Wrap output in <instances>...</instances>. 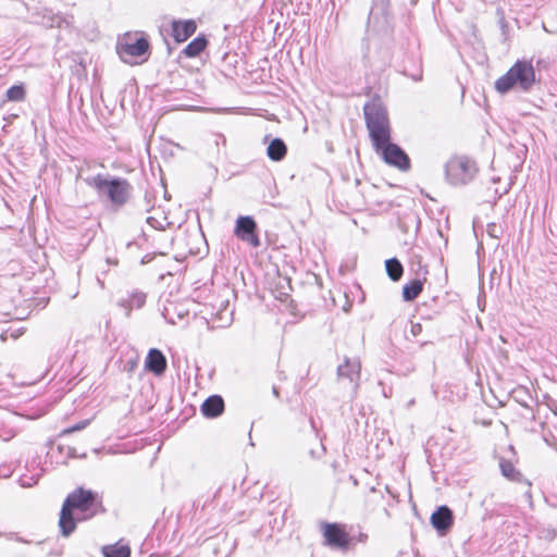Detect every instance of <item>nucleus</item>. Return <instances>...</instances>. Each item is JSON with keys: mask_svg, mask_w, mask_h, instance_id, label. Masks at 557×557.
I'll return each instance as SVG.
<instances>
[{"mask_svg": "<svg viewBox=\"0 0 557 557\" xmlns=\"http://www.w3.org/2000/svg\"><path fill=\"white\" fill-rule=\"evenodd\" d=\"M363 114L375 152L381 156L386 164L399 171H408L411 165L410 159L398 145L391 141V122L386 108L379 96L373 97L371 101L363 106Z\"/></svg>", "mask_w": 557, "mask_h": 557, "instance_id": "obj_1", "label": "nucleus"}, {"mask_svg": "<svg viewBox=\"0 0 557 557\" xmlns=\"http://www.w3.org/2000/svg\"><path fill=\"white\" fill-rule=\"evenodd\" d=\"M106 511L101 497L84 487H77L70 493L60 511L59 527L62 535L69 536L76 529L77 521L94 518Z\"/></svg>", "mask_w": 557, "mask_h": 557, "instance_id": "obj_2", "label": "nucleus"}, {"mask_svg": "<svg viewBox=\"0 0 557 557\" xmlns=\"http://www.w3.org/2000/svg\"><path fill=\"white\" fill-rule=\"evenodd\" d=\"M535 83L536 74L532 61L518 60L495 81L494 87L499 94H506L512 89L527 92L533 88Z\"/></svg>", "mask_w": 557, "mask_h": 557, "instance_id": "obj_3", "label": "nucleus"}, {"mask_svg": "<svg viewBox=\"0 0 557 557\" xmlns=\"http://www.w3.org/2000/svg\"><path fill=\"white\" fill-rule=\"evenodd\" d=\"M150 42L143 32H126L119 36L116 53L124 63L143 64L150 55Z\"/></svg>", "mask_w": 557, "mask_h": 557, "instance_id": "obj_4", "label": "nucleus"}, {"mask_svg": "<svg viewBox=\"0 0 557 557\" xmlns=\"http://www.w3.org/2000/svg\"><path fill=\"white\" fill-rule=\"evenodd\" d=\"M92 186L99 191L104 193L110 201L115 206L126 203L131 196L132 186L125 178L107 180L98 174L92 178Z\"/></svg>", "mask_w": 557, "mask_h": 557, "instance_id": "obj_5", "label": "nucleus"}, {"mask_svg": "<svg viewBox=\"0 0 557 557\" xmlns=\"http://www.w3.org/2000/svg\"><path fill=\"white\" fill-rule=\"evenodd\" d=\"M476 173V163L467 156H455L446 163V177L455 186L469 183Z\"/></svg>", "mask_w": 557, "mask_h": 557, "instance_id": "obj_6", "label": "nucleus"}, {"mask_svg": "<svg viewBox=\"0 0 557 557\" xmlns=\"http://www.w3.org/2000/svg\"><path fill=\"white\" fill-rule=\"evenodd\" d=\"M320 529L325 545L342 550H346L350 547L351 536L349 535L345 524L337 522H322L320 524Z\"/></svg>", "mask_w": 557, "mask_h": 557, "instance_id": "obj_7", "label": "nucleus"}, {"mask_svg": "<svg viewBox=\"0 0 557 557\" xmlns=\"http://www.w3.org/2000/svg\"><path fill=\"white\" fill-rule=\"evenodd\" d=\"M234 233L239 239L247 242L253 248L260 246L257 223L251 216H239L236 220Z\"/></svg>", "mask_w": 557, "mask_h": 557, "instance_id": "obj_8", "label": "nucleus"}, {"mask_svg": "<svg viewBox=\"0 0 557 557\" xmlns=\"http://www.w3.org/2000/svg\"><path fill=\"white\" fill-rule=\"evenodd\" d=\"M361 364L358 360L346 359L337 368V375L341 382H347L354 392L357 391L360 381Z\"/></svg>", "mask_w": 557, "mask_h": 557, "instance_id": "obj_9", "label": "nucleus"}, {"mask_svg": "<svg viewBox=\"0 0 557 557\" xmlns=\"http://www.w3.org/2000/svg\"><path fill=\"white\" fill-rule=\"evenodd\" d=\"M172 37L175 42H185L197 30L195 20H173L171 23Z\"/></svg>", "mask_w": 557, "mask_h": 557, "instance_id": "obj_10", "label": "nucleus"}, {"mask_svg": "<svg viewBox=\"0 0 557 557\" xmlns=\"http://www.w3.org/2000/svg\"><path fill=\"white\" fill-rule=\"evenodd\" d=\"M454 523L453 511L447 506H441L431 515V524L440 533L445 534Z\"/></svg>", "mask_w": 557, "mask_h": 557, "instance_id": "obj_11", "label": "nucleus"}, {"mask_svg": "<svg viewBox=\"0 0 557 557\" xmlns=\"http://www.w3.org/2000/svg\"><path fill=\"white\" fill-rule=\"evenodd\" d=\"M168 367L166 358L162 354L161 350L157 348H151L145 360V368L149 372L161 375L165 372Z\"/></svg>", "mask_w": 557, "mask_h": 557, "instance_id": "obj_12", "label": "nucleus"}, {"mask_svg": "<svg viewBox=\"0 0 557 557\" xmlns=\"http://www.w3.org/2000/svg\"><path fill=\"white\" fill-rule=\"evenodd\" d=\"M224 411V400L219 395L208 397L201 405V413L206 418H216Z\"/></svg>", "mask_w": 557, "mask_h": 557, "instance_id": "obj_13", "label": "nucleus"}, {"mask_svg": "<svg viewBox=\"0 0 557 557\" xmlns=\"http://www.w3.org/2000/svg\"><path fill=\"white\" fill-rule=\"evenodd\" d=\"M425 278L411 280L403 286V299L405 301H413L423 292Z\"/></svg>", "mask_w": 557, "mask_h": 557, "instance_id": "obj_14", "label": "nucleus"}, {"mask_svg": "<svg viewBox=\"0 0 557 557\" xmlns=\"http://www.w3.org/2000/svg\"><path fill=\"white\" fill-rule=\"evenodd\" d=\"M104 557H131V547L128 544L119 541L111 545H104L101 548Z\"/></svg>", "mask_w": 557, "mask_h": 557, "instance_id": "obj_15", "label": "nucleus"}, {"mask_svg": "<svg viewBox=\"0 0 557 557\" xmlns=\"http://www.w3.org/2000/svg\"><path fill=\"white\" fill-rule=\"evenodd\" d=\"M208 46L207 38L201 35L193 39L183 50L187 58L198 57Z\"/></svg>", "mask_w": 557, "mask_h": 557, "instance_id": "obj_16", "label": "nucleus"}, {"mask_svg": "<svg viewBox=\"0 0 557 557\" xmlns=\"http://www.w3.org/2000/svg\"><path fill=\"white\" fill-rule=\"evenodd\" d=\"M268 157L273 161H281L287 153V147L280 138L273 139L267 149Z\"/></svg>", "mask_w": 557, "mask_h": 557, "instance_id": "obj_17", "label": "nucleus"}, {"mask_svg": "<svg viewBox=\"0 0 557 557\" xmlns=\"http://www.w3.org/2000/svg\"><path fill=\"white\" fill-rule=\"evenodd\" d=\"M385 269L387 272L388 277L397 282L401 278L404 273V268L400 261L396 258H392L385 261Z\"/></svg>", "mask_w": 557, "mask_h": 557, "instance_id": "obj_18", "label": "nucleus"}, {"mask_svg": "<svg viewBox=\"0 0 557 557\" xmlns=\"http://www.w3.org/2000/svg\"><path fill=\"white\" fill-rule=\"evenodd\" d=\"M5 98L8 101L20 102L26 98V89L23 84L11 86L7 92Z\"/></svg>", "mask_w": 557, "mask_h": 557, "instance_id": "obj_19", "label": "nucleus"}, {"mask_svg": "<svg viewBox=\"0 0 557 557\" xmlns=\"http://www.w3.org/2000/svg\"><path fill=\"white\" fill-rule=\"evenodd\" d=\"M502 474L511 481H518L521 476L510 460L502 459L499 462Z\"/></svg>", "mask_w": 557, "mask_h": 557, "instance_id": "obj_20", "label": "nucleus"}, {"mask_svg": "<svg viewBox=\"0 0 557 557\" xmlns=\"http://www.w3.org/2000/svg\"><path fill=\"white\" fill-rule=\"evenodd\" d=\"M90 424V420H83L70 428H66L62 431V434L63 435H69V434H72L74 432H78V431H82L84 430L85 428H87L88 425Z\"/></svg>", "mask_w": 557, "mask_h": 557, "instance_id": "obj_21", "label": "nucleus"}, {"mask_svg": "<svg viewBox=\"0 0 557 557\" xmlns=\"http://www.w3.org/2000/svg\"><path fill=\"white\" fill-rule=\"evenodd\" d=\"M421 331H422V330H421V325H420V324L414 325V326H413V330H411V332H412L413 336H417L418 334H420V333H421Z\"/></svg>", "mask_w": 557, "mask_h": 557, "instance_id": "obj_22", "label": "nucleus"}]
</instances>
